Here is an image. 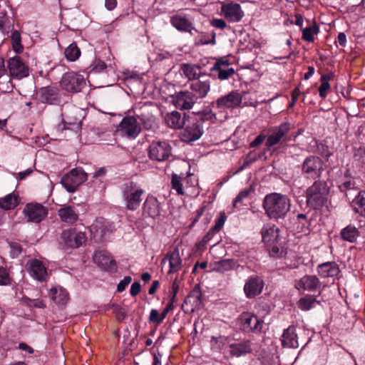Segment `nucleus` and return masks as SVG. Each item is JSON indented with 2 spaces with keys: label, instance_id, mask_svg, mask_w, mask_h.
I'll return each mask as SVG.
<instances>
[{
  "label": "nucleus",
  "instance_id": "nucleus-40",
  "mask_svg": "<svg viewBox=\"0 0 365 365\" xmlns=\"http://www.w3.org/2000/svg\"><path fill=\"white\" fill-rule=\"evenodd\" d=\"M92 230H95L96 233H99L101 237L106 235L107 232H111L110 229V225L103 218L98 219L93 225Z\"/></svg>",
  "mask_w": 365,
  "mask_h": 365
},
{
  "label": "nucleus",
  "instance_id": "nucleus-44",
  "mask_svg": "<svg viewBox=\"0 0 365 365\" xmlns=\"http://www.w3.org/2000/svg\"><path fill=\"white\" fill-rule=\"evenodd\" d=\"M217 269L222 272L234 269L237 266V262L233 259H224L217 262Z\"/></svg>",
  "mask_w": 365,
  "mask_h": 365
},
{
  "label": "nucleus",
  "instance_id": "nucleus-9",
  "mask_svg": "<svg viewBox=\"0 0 365 365\" xmlns=\"http://www.w3.org/2000/svg\"><path fill=\"white\" fill-rule=\"evenodd\" d=\"M61 86L68 92L78 93L86 86V81L82 75L75 72H68L63 74Z\"/></svg>",
  "mask_w": 365,
  "mask_h": 365
},
{
  "label": "nucleus",
  "instance_id": "nucleus-45",
  "mask_svg": "<svg viewBox=\"0 0 365 365\" xmlns=\"http://www.w3.org/2000/svg\"><path fill=\"white\" fill-rule=\"evenodd\" d=\"M160 141L153 142L148 148V156L150 160L154 161H160L159 158Z\"/></svg>",
  "mask_w": 365,
  "mask_h": 365
},
{
  "label": "nucleus",
  "instance_id": "nucleus-14",
  "mask_svg": "<svg viewBox=\"0 0 365 365\" xmlns=\"http://www.w3.org/2000/svg\"><path fill=\"white\" fill-rule=\"evenodd\" d=\"M23 213L28 222L38 223L47 216L48 210L40 203L31 202L24 207Z\"/></svg>",
  "mask_w": 365,
  "mask_h": 365
},
{
  "label": "nucleus",
  "instance_id": "nucleus-6",
  "mask_svg": "<svg viewBox=\"0 0 365 365\" xmlns=\"http://www.w3.org/2000/svg\"><path fill=\"white\" fill-rule=\"evenodd\" d=\"M86 180L87 174L82 168H76L62 178L61 183L67 191L73 192L80 185Z\"/></svg>",
  "mask_w": 365,
  "mask_h": 365
},
{
  "label": "nucleus",
  "instance_id": "nucleus-61",
  "mask_svg": "<svg viewBox=\"0 0 365 365\" xmlns=\"http://www.w3.org/2000/svg\"><path fill=\"white\" fill-rule=\"evenodd\" d=\"M32 173H33V169L32 168H28V169H26L24 171L19 172L18 173H15L14 175H16V179L18 180H23L26 177L30 175Z\"/></svg>",
  "mask_w": 365,
  "mask_h": 365
},
{
  "label": "nucleus",
  "instance_id": "nucleus-39",
  "mask_svg": "<svg viewBox=\"0 0 365 365\" xmlns=\"http://www.w3.org/2000/svg\"><path fill=\"white\" fill-rule=\"evenodd\" d=\"M19 205L18 197L11 193L5 196L4 197L0 198V207L9 210L14 209Z\"/></svg>",
  "mask_w": 365,
  "mask_h": 365
},
{
  "label": "nucleus",
  "instance_id": "nucleus-50",
  "mask_svg": "<svg viewBox=\"0 0 365 365\" xmlns=\"http://www.w3.org/2000/svg\"><path fill=\"white\" fill-rule=\"evenodd\" d=\"M62 115H63L62 122L64 124L65 128H68V127H66L67 125H76V126L78 127L79 124L81 123V120L78 118H76V117L73 118L66 113H63Z\"/></svg>",
  "mask_w": 365,
  "mask_h": 365
},
{
  "label": "nucleus",
  "instance_id": "nucleus-49",
  "mask_svg": "<svg viewBox=\"0 0 365 365\" xmlns=\"http://www.w3.org/2000/svg\"><path fill=\"white\" fill-rule=\"evenodd\" d=\"M171 184H172V188L175 190L178 195L184 194L182 184L181 183V179L178 175H176V174L173 175Z\"/></svg>",
  "mask_w": 365,
  "mask_h": 365
},
{
  "label": "nucleus",
  "instance_id": "nucleus-52",
  "mask_svg": "<svg viewBox=\"0 0 365 365\" xmlns=\"http://www.w3.org/2000/svg\"><path fill=\"white\" fill-rule=\"evenodd\" d=\"M91 67L90 73H101L107 68V66L106 63L101 60H95Z\"/></svg>",
  "mask_w": 365,
  "mask_h": 365
},
{
  "label": "nucleus",
  "instance_id": "nucleus-47",
  "mask_svg": "<svg viewBox=\"0 0 365 365\" xmlns=\"http://www.w3.org/2000/svg\"><path fill=\"white\" fill-rule=\"evenodd\" d=\"M251 191V188L245 189L240 191L233 201V206L235 207H239L242 204L243 201L248 197Z\"/></svg>",
  "mask_w": 365,
  "mask_h": 365
},
{
  "label": "nucleus",
  "instance_id": "nucleus-22",
  "mask_svg": "<svg viewBox=\"0 0 365 365\" xmlns=\"http://www.w3.org/2000/svg\"><path fill=\"white\" fill-rule=\"evenodd\" d=\"M320 281L315 275H304L294 282L295 288L299 291L314 292L320 288Z\"/></svg>",
  "mask_w": 365,
  "mask_h": 365
},
{
  "label": "nucleus",
  "instance_id": "nucleus-34",
  "mask_svg": "<svg viewBox=\"0 0 365 365\" xmlns=\"http://www.w3.org/2000/svg\"><path fill=\"white\" fill-rule=\"evenodd\" d=\"M143 209L144 212L153 218L160 216V205L155 197H148L144 202Z\"/></svg>",
  "mask_w": 365,
  "mask_h": 365
},
{
  "label": "nucleus",
  "instance_id": "nucleus-12",
  "mask_svg": "<svg viewBox=\"0 0 365 365\" xmlns=\"http://www.w3.org/2000/svg\"><path fill=\"white\" fill-rule=\"evenodd\" d=\"M220 15L230 23H237L242 19L245 13L239 4L231 1L221 4Z\"/></svg>",
  "mask_w": 365,
  "mask_h": 365
},
{
  "label": "nucleus",
  "instance_id": "nucleus-19",
  "mask_svg": "<svg viewBox=\"0 0 365 365\" xmlns=\"http://www.w3.org/2000/svg\"><path fill=\"white\" fill-rule=\"evenodd\" d=\"M61 238L65 245L71 248H78L86 240V235L83 232H76L72 229L64 230L62 232Z\"/></svg>",
  "mask_w": 365,
  "mask_h": 365
},
{
  "label": "nucleus",
  "instance_id": "nucleus-27",
  "mask_svg": "<svg viewBox=\"0 0 365 365\" xmlns=\"http://www.w3.org/2000/svg\"><path fill=\"white\" fill-rule=\"evenodd\" d=\"M186 115L182 116L181 113L176 110L168 113L164 119L166 125L173 129H180L185 124Z\"/></svg>",
  "mask_w": 365,
  "mask_h": 365
},
{
  "label": "nucleus",
  "instance_id": "nucleus-43",
  "mask_svg": "<svg viewBox=\"0 0 365 365\" xmlns=\"http://www.w3.org/2000/svg\"><path fill=\"white\" fill-rule=\"evenodd\" d=\"M318 32H319V27L314 23L312 25L307 26L306 28L302 29V38L304 41H307L309 42H313L314 39V36L315 34H317Z\"/></svg>",
  "mask_w": 365,
  "mask_h": 365
},
{
  "label": "nucleus",
  "instance_id": "nucleus-28",
  "mask_svg": "<svg viewBox=\"0 0 365 365\" xmlns=\"http://www.w3.org/2000/svg\"><path fill=\"white\" fill-rule=\"evenodd\" d=\"M281 340L284 347L297 348L299 346V342L295 327L290 326L284 329Z\"/></svg>",
  "mask_w": 365,
  "mask_h": 365
},
{
  "label": "nucleus",
  "instance_id": "nucleus-26",
  "mask_svg": "<svg viewBox=\"0 0 365 365\" xmlns=\"http://www.w3.org/2000/svg\"><path fill=\"white\" fill-rule=\"evenodd\" d=\"M93 260L96 264L106 269L113 270L116 267L115 261L106 251L96 252Z\"/></svg>",
  "mask_w": 365,
  "mask_h": 365
},
{
  "label": "nucleus",
  "instance_id": "nucleus-11",
  "mask_svg": "<svg viewBox=\"0 0 365 365\" xmlns=\"http://www.w3.org/2000/svg\"><path fill=\"white\" fill-rule=\"evenodd\" d=\"M291 129V124L288 122H284L278 126L272 127L269 129L270 134L268 135L265 142V145L270 148L278 143L287 141V135Z\"/></svg>",
  "mask_w": 365,
  "mask_h": 365
},
{
  "label": "nucleus",
  "instance_id": "nucleus-42",
  "mask_svg": "<svg viewBox=\"0 0 365 365\" xmlns=\"http://www.w3.org/2000/svg\"><path fill=\"white\" fill-rule=\"evenodd\" d=\"M64 54L68 61H75L79 58L81 50L77 44L73 42L65 49Z\"/></svg>",
  "mask_w": 365,
  "mask_h": 365
},
{
  "label": "nucleus",
  "instance_id": "nucleus-60",
  "mask_svg": "<svg viewBox=\"0 0 365 365\" xmlns=\"http://www.w3.org/2000/svg\"><path fill=\"white\" fill-rule=\"evenodd\" d=\"M211 25L217 29H223L227 26V23L222 19H214L211 21Z\"/></svg>",
  "mask_w": 365,
  "mask_h": 365
},
{
  "label": "nucleus",
  "instance_id": "nucleus-30",
  "mask_svg": "<svg viewBox=\"0 0 365 365\" xmlns=\"http://www.w3.org/2000/svg\"><path fill=\"white\" fill-rule=\"evenodd\" d=\"M317 272L323 278L334 277L339 273V266L334 262H327L317 266Z\"/></svg>",
  "mask_w": 365,
  "mask_h": 365
},
{
  "label": "nucleus",
  "instance_id": "nucleus-41",
  "mask_svg": "<svg viewBox=\"0 0 365 365\" xmlns=\"http://www.w3.org/2000/svg\"><path fill=\"white\" fill-rule=\"evenodd\" d=\"M318 302L311 295H306L298 301V307L303 311H308L314 307Z\"/></svg>",
  "mask_w": 365,
  "mask_h": 365
},
{
  "label": "nucleus",
  "instance_id": "nucleus-25",
  "mask_svg": "<svg viewBox=\"0 0 365 365\" xmlns=\"http://www.w3.org/2000/svg\"><path fill=\"white\" fill-rule=\"evenodd\" d=\"M180 71L190 82L206 75V73L202 71V68L196 64L182 63L180 66Z\"/></svg>",
  "mask_w": 365,
  "mask_h": 365
},
{
  "label": "nucleus",
  "instance_id": "nucleus-29",
  "mask_svg": "<svg viewBox=\"0 0 365 365\" xmlns=\"http://www.w3.org/2000/svg\"><path fill=\"white\" fill-rule=\"evenodd\" d=\"M61 220L67 224H73L78 219L77 210L72 206L68 205L60 208L58 211Z\"/></svg>",
  "mask_w": 365,
  "mask_h": 365
},
{
  "label": "nucleus",
  "instance_id": "nucleus-16",
  "mask_svg": "<svg viewBox=\"0 0 365 365\" xmlns=\"http://www.w3.org/2000/svg\"><path fill=\"white\" fill-rule=\"evenodd\" d=\"M171 24L178 31L187 32L192 35L197 31L193 26L190 16L184 13H177L170 16Z\"/></svg>",
  "mask_w": 365,
  "mask_h": 365
},
{
  "label": "nucleus",
  "instance_id": "nucleus-58",
  "mask_svg": "<svg viewBox=\"0 0 365 365\" xmlns=\"http://www.w3.org/2000/svg\"><path fill=\"white\" fill-rule=\"evenodd\" d=\"M116 319L119 322H121L125 319L128 316L127 312L125 311L122 307H118L114 309Z\"/></svg>",
  "mask_w": 365,
  "mask_h": 365
},
{
  "label": "nucleus",
  "instance_id": "nucleus-54",
  "mask_svg": "<svg viewBox=\"0 0 365 365\" xmlns=\"http://www.w3.org/2000/svg\"><path fill=\"white\" fill-rule=\"evenodd\" d=\"M132 277L130 276H125L124 278L120 281L117 286V292H122L125 288L128 286V284L131 282Z\"/></svg>",
  "mask_w": 365,
  "mask_h": 365
},
{
  "label": "nucleus",
  "instance_id": "nucleus-64",
  "mask_svg": "<svg viewBox=\"0 0 365 365\" xmlns=\"http://www.w3.org/2000/svg\"><path fill=\"white\" fill-rule=\"evenodd\" d=\"M266 135L264 134H259L257 135L255 139L250 143V147L255 148L261 145L264 140Z\"/></svg>",
  "mask_w": 365,
  "mask_h": 365
},
{
  "label": "nucleus",
  "instance_id": "nucleus-62",
  "mask_svg": "<svg viewBox=\"0 0 365 365\" xmlns=\"http://www.w3.org/2000/svg\"><path fill=\"white\" fill-rule=\"evenodd\" d=\"M140 288L141 286L139 282H133L131 285L130 290V295L133 297H135L136 295H138L140 292Z\"/></svg>",
  "mask_w": 365,
  "mask_h": 365
},
{
  "label": "nucleus",
  "instance_id": "nucleus-33",
  "mask_svg": "<svg viewBox=\"0 0 365 365\" xmlns=\"http://www.w3.org/2000/svg\"><path fill=\"white\" fill-rule=\"evenodd\" d=\"M167 260L169 262L170 264L168 274L176 272L181 268L182 260L178 250H175L168 257L163 259L161 264L165 262Z\"/></svg>",
  "mask_w": 365,
  "mask_h": 365
},
{
  "label": "nucleus",
  "instance_id": "nucleus-10",
  "mask_svg": "<svg viewBox=\"0 0 365 365\" xmlns=\"http://www.w3.org/2000/svg\"><path fill=\"white\" fill-rule=\"evenodd\" d=\"M7 69L12 79L21 80L29 75V68L21 58L15 56L7 61Z\"/></svg>",
  "mask_w": 365,
  "mask_h": 365
},
{
  "label": "nucleus",
  "instance_id": "nucleus-35",
  "mask_svg": "<svg viewBox=\"0 0 365 365\" xmlns=\"http://www.w3.org/2000/svg\"><path fill=\"white\" fill-rule=\"evenodd\" d=\"M50 294L55 303L61 306L66 305L68 300V293L63 288H51Z\"/></svg>",
  "mask_w": 365,
  "mask_h": 365
},
{
  "label": "nucleus",
  "instance_id": "nucleus-4",
  "mask_svg": "<svg viewBox=\"0 0 365 365\" xmlns=\"http://www.w3.org/2000/svg\"><path fill=\"white\" fill-rule=\"evenodd\" d=\"M143 190L138 187L136 183L128 181L123 187V197L126 203V207L130 210H137L141 203V195Z\"/></svg>",
  "mask_w": 365,
  "mask_h": 365
},
{
  "label": "nucleus",
  "instance_id": "nucleus-48",
  "mask_svg": "<svg viewBox=\"0 0 365 365\" xmlns=\"http://www.w3.org/2000/svg\"><path fill=\"white\" fill-rule=\"evenodd\" d=\"M227 68H233L230 66L229 61L227 60L219 59L214 63L211 71L213 73H217L220 72L221 70H227Z\"/></svg>",
  "mask_w": 365,
  "mask_h": 365
},
{
  "label": "nucleus",
  "instance_id": "nucleus-55",
  "mask_svg": "<svg viewBox=\"0 0 365 365\" xmlns=\"http://www.w3.org/2000/svg\"><path fill=\"white\" fill-rule=\"evenodd\" d=\"M10 253L12 257H17L22 251L21 245L17 242H11L10 244Z\"/></svg>",
  "mask_w": 365,
  "mask_h": 365
},
{
  "label": "nucleus",
  "instance_id": "nucleus-51",
  "mask_svg": "<svg viewBox=\"0 0 365 365\" xmlns=\"http://www.w3.org/2000/svg\"><path fill=\"white\" fill-rule=\"evenodd\" d=\"M11 282V277L6 269L4 267H0V285H9Z\"/></svg>",
  "mask_w": 365,
  "mask_h": 365
},
{
  "label": "nucleus",
  "instance_id": "nucleus-31",
  "mask_svg": "<svg viewBox=\"0 0 365 365\" xmlns=\"http://www.w3.org/2000/svg\"><path fill=\"white\" fill-rule=\"evenodd\" d=\"M262 235L264 244L272 245L278 241L279 230L274 226H266L262 230Z\"/></svg>",
  "mask_w": 365,
  "mask_h": 365
},
{
  "label": "nucleus",
  "instance_id": "nucleus-21",
  "mask_svg": "<svg viewBox=\"0 0 365 365\" xmlns=\"http://www.w3.org/2000/svg\"><path fill=\"white\" fill-rule=\"evenodd\" d=\"M182 307L186 312H194L202 307V294L199 289L195 288L185 298Z\"/></svg>",
  "mask_w": 365,
  "mask_h": 365
},
{
  "label": "nucleus",
  "instance_id": "nucleus-7",
  "mask_svg": "<svg viewBox=\"0 0 365 365\" xmlns=\"http://www.w3.org/2000/svg\"><path fill=\"white\" fill-rule=\"evenodd\" d=\"M242 101V95L237 91L230 93L218 98L212 103V108L218 110L219 112H224L227 109H234L241 106Z\"/></svg>",
  "mask_w": 365,
  "mask_h": 365
},
{
  "label": "nucleus",
  "instance_id": "nucleus-24",
  "mask_svg": "<svg viewBox=\"0 0 365 365\" xmlns=\"http://www.w3.org/2000/svg\"><path fill=\"white\" fill-rule=\"evenodd\" d=\"M135 115L137 121L140 123L145 129H150L155 122V117L150 111L147 106H143L139 109L135 108L134 110Z\"/></svg>",
  "mask_w": 365,
  "mask_h": 365
},
{
  "label": "nucleus",
  "instance_id": "nucleus-13",
  "mask_svg": "<svg viewBox=\"0 0 365 365\" xmlns=\"http://www.w3.org/2000/svg\"><path fill=\"white\" fill-rule=\"evenodd\" d=\"M203 132V122L194 120L185 125L180 133V138L182 141L190 143L199 140Z\"/></svg>",
  "mask_w": 365,
  "mask_h": 365
},
{
  "label": "nucleus",
  "instance_id": "nucleus-32",
  "mask_svg": "<svg viewBox=\"0 0 365 365\" xmlns=\"http://www.w3.org/2000/svg\"><path fill=\"white\" fill-rule=\"evenodd\" d=\"M252 348L249 341H243L240 343L230 345V353L234 356H241L251 352Z\"/></svg>",
  "mask_w": 365,
  "mask_h": 365
},
{
  "label": "nucleus",
  "instance_id": "nucleus-46",
  "mask_svg": "<svg viewBox=\"0 0 365 365\" xmlns=\"http://www.w3.org/2000/svg\"><path fill=\"white\" fill-rule=\"evenodd\" d=\"M226 218L227 217H226L225 212H220V217L216 220L215 224L213 226V227L207 233V235H210L211 234L214 235L215 232H219L224 226L225 222L226 221Z\"/></svg>",
  "mask_w": 365,
  "mask_h": 365
},
{
  "label": "nucleus",
  "instance_id": "nucleus-18",
  "mask_svg": "<svg viewBox=\"0 0 365 365\" xmlns=\"http://www.w3.org/2000/svg\"><path fill=\"white\" fill-rule=\"evenodd\" d=\"M211 82L208 75L202 76L201 78L192 81L190 84L191 93L194 94L197 100L204 98L207 96L210 90Z\"/></svg>",
  "mask_w": 365,
  "mask_h": 365
},
{
  "label": "nucleus",
  "instance_id": "nucleus-59",
  "mask_svg": "<svg viewBox=\"0 0 365 365\" xmlns=\"http://www.w3.org/2000/svg\"><path fill=\"white\" fill-rule=\"evenodd\" d=\"M9 21L6 11L5 10H0V30L3 31Z\"/></svg>",
  "mask_w": 365,
  "mask_h": 365
},
{
  "label": "nucleus",
  "instance_id": "nucleus-5",
  "mask_svg": "<svg viewBox=\"0 0 365 365\" xmlns=\"http://www.w3.org/2000/svg\"><path fill=\"white\" fill-rule=\"evenodd\" d=\"M302 173L307 178L316 179L319 178L324 171L323 160L318 156L307 157L301 165Z\"/></svg>",
  "mask_w": 365,
  "mask_h": 365
},
{
  "label": "nucleus",
  "instance_id": "nucleus-63",
  "mask_svg": "<svg viewBox=\"0 0 365 365\" xmlns=\"http://www.w3.org/2000/svg\"><path fill=\"white\" fill-rule=\"evenodd\" d=\"M149 322L159 324L160 314L157 309H152L149 317Z\"/></svg>",
  "mask_w": 365,
  "mask_h": 365
},
{
  "label": "nucleus",
  "instance_id": "nucleus-2",
  "mask_svg": "<svg viewBox=\"0 0 365 365\" xmlns=\"http://www.w3.org/2000/svg\"><path fill=\"white\" fill-rule=\"evenodd\" d=\"M168 88L171 89L172 92L166 93L165 91H163L167 96L162 97L163 102L161 103V107L165 108L173 106L180 110H190L197 102L194 94L189 91L177 93L175 86H169Z\"/></svg>",
  "mask_w": 365,
  "mask_h": 365
},
{
  "label": "nucleus",
  "instance_id": "nucleus-8",
  "mask_svg": "<svg viewBox=\"0 0 365 365\" xmlns=\"http://www.w3.org/2000/svg\"><path fill=\"white\" fill-rule=\"evenodd\" d=\"M241 329L245 332L260 333L264 321L250 312H243L239 317Z\"/></svg>",
  "mask_w": 365,
  "mask_h": 365
},
{
  "label": "nucleus",
  "instance_id": "nucleus-53",
  "mask_svg": "<svg viewBox=\"0 0 365 365\" xmlns=\"http://www.w3.org/2000/svg\"><path fill=\"white\" fill-rule=\"evenodd\" d=\"M234 68H227V70H221L220 72L215 73L217 78L221 81L227 80L235 74Z\"/></svg>",
  "mask_w": 365,
  "mask_h": 365
},
{
  "label": "nucleus",
  "instance_id": "nucleus-23",
  "mask_svg": "<svg viewBox=\"0 0 365 365\" xmlns=\"http://www.w3.org/2000/svg\"><path fill=\"white\" fill-rule=\"evenodd\" d=\"M264 287L263 280L257 276H252L248 278L244 286V292L247 298H253L259 295Z\"/></svg>",
  "mask_w": 365,
  "mask_h": 365
},
{
  "label": "nucleus",
  "instance_id": "nucleus-15",
  "mask_svg": "<svg viewBox=\"0 0 365 365\" xmlns=\"http://www.w3.org/2000/svg\"><path fill=\"white\" fill-rule=\"evenodd\" d=\"M35 98L41 103L57 105L61 103L58 91L53 86H45L38 88L36 91Z\"/></svg>",
  "mask_w": 365,
  "mask_h": 365
},
{
  "label": "nucleus",
  "instance_id": "nucleus-37",
  "mask_svg": "<svg viewBox=\"0 0 365 365\" xmlns=\"http://www.w3.org/2000/svg\"><path fill=\"white\" fill-rule=\"evenodd\" d=\"M179 290V283L178 277H176L173 284L171 289L170 291L169 295V302L167 304L166 307L164 309L163 312L161 313V321L164 319L165 315L168 313V312L173 309V303L175 301L176 294Z\"/></svg>",
  "mask_w": 365,
  "mask_h": 365
},
{
  "label": "nucleus",
  "instance_id": "nucleus-20",
  "mask_svg": "<svg viewBox=\"0 0 365 365\" xmlns=\"http://www.w3.org/2000/svg\"><path fill=\"white\" fill-rule=\"evenodd\" d=\"M27 269L30 275L39 282L46 281L48 276L47 269L43 262L37 259H34L27 262Z\"/></svg>",
  "mask_w": 365,
  "mask_h": 365
},
{
  "label": "nucleus",
  "instance_id": "nucleus-38",
  "mask_svg": "<svg viewBox=\"0 0 365 365\" xmlns=\"http://www.w3.org/2000/svg\"><path fill=\"white\" fill-rule=\"evenodd\" d=\"M352 203L354 211L365 217V192L359 191L353 200Z\"/></svg>",
  "mask_w": 365,
  "mask_h": 365
},
{
  "label": "nucleus",
  "instance_id": "nucleus-17",
  "mask_svg": "<svg viewBox=\"0 0 365 365\" xmlns=\"http://www.w3.org/2000/svg\"><path fill=\"white\" fill-rule=\"evenodd\" d=\"M118 129L122 135L131 139L135 138L141 131L139 122L133 116L124 117L119 125Z\"/></svg>",
  "mask_w": 365,
  "mask_h": 365
},
{
  "label": "nucleus",
  "instance_id": "nucleus-57",
  "mask_svg": "<svg viewBox=\"0 0 365 365\" xmlns=\"http://www.w3.org/2000/svg\"><path fill=\"white\" fill-rule=\"evenodd\" d=\"M27 300H28V302H26V304L30 307H36V308H45L46 307V304L44 303V302L42 299H27Z\"/></svg>",
  "mask_w": 365,
  "mask_h": 365
},
{
  "label": "nucleus",
  "instance_id": "nucleus-56",
  "mask_svg": "<svg viewBox=\"0 0 365 365\" xmlns=\"http://www.w3.org/2000/svg\"><path fill=\"white\" fill-rule=\"evenodd\" d=\"M331 87H330V84L329 83H327V82H322L319 88V96L324 99L327 96V93L328 91L330 90Z\"/></svg>",
  "mask_w": 365,
  "mask_h": 365
},
{
  "label": "nucleus",
  "instance_id": "nucleus-3",
  "mask_svg": "<svg viewBox=\"0 0 365 365\" xmlns=\"http://www.w3.org/2000/svg\"><path fill=\"white\" fill-rule=\"evenodd\" d=\"M329 192V188L325 181L316 180L306 190L308 206L314 209H319L327 202Z\"/></svg>",
  "mask_w": 365,
  "mask_h": 365
},
{
  "label": "nucleus",
  "instance_id": "nucleus-36",
  "mask_svg": "<svg viewBox=\"0 0 365 365\" xmlns=\"http://www.w3.org/2000/svg\"><path fill=\"white\" fill-rule=\"evenodd\" d=\"M340 235L343 240L353 243L356 241L359 232L356 227L349 225L341 230Z\"/></svg>",
  "mask_w": 365,
  "mask_h": 365
},
{
  "label": "nucleus",
  "instance_id": "nucleus-1",
  "mask_svg": "<svg viewBox=\"0 0 365 365\" xmlns=\"http://www.w3.org/2000/svg\"><path fill=\"white\" fill-rule=\"evenodd\" d=\"M290 206V200L286 195L276 192L267 195L263 201L266 214L274 219L283 218Z\"/></svg>",
  "mask_w": 365,
  "mask_h": 365
}]
</instances>
